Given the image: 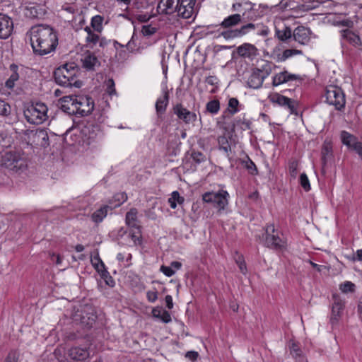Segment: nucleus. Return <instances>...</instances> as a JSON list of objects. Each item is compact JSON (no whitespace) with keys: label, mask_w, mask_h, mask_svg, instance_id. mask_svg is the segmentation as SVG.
<instances>
[{"label":"nucleus","mask_w":362,"mask_h":362,"mask_svg":"<svg viewBox=\"0 0 362 362\" xmlns=\"http://www.w3.org/2000/svg\"><path fill=\"white\" fill-rule=\"evenodd\" d=\"M28 33L35 54L43 56L55 50L58 45V37L57 32L51 26L36 25L30 28Z\"/></svg>","instance_id":"nucleus-1"},{"label":"nucleus","mask_w":362,"mask_h":362,"mask_svg":"<svg viewBox=\"0 0 362 362\" xmlns=\"http://www.w3.org/2000/svg\"><path fill=\"white\" fill-rule=\"evenodd\" d=\"M75 104V115L81 117L88 115L94 109V102L90 97L76 96Z\"/></svg>","instance_id":"nucleus-10"},{"label":"nucleus","mask_w":362,"mask_h":362,"mask_svg":"<svg viewBox=\"0 0 362 362\" xmlns=\"http://www.w3.org/2000/svg\"><path fill=\"white\" fill-rule=\"evenodd\" d=\"M11 111V107L3 100H0V115L1 116H8L10 115Z\"/></svg>","instance_id":"nucleus-47"},{"label":"nucleus","mask_w":362,"mask_h":362,"mask_svg":"<svg viewBox=\"0 0 362 362\" xmlns=\"http://www.w3.org/2000/svg\"><path fill=\"white\" fill-rule=\"evenodd\" d=\"M302 54H303V52L301 50L296 49H285L282 52V54H277L276 62H282L294 55Z\"/></svg>","instance_id":"nucleus-33"},{"label":"nucleus","mask_w":362,"mask_h":362,"mask_svg":"<svg viewBox=\"0 0 362 362\" xmlns=\"http://www.w3.org/2000/svg\"><path fill=\"white\" fill-rule=\"evenodd\" d=\"M112 209V206L104 205L92 214V220L95 223L101 222L107 216L108 211Z\"/></svg>","instance_id":"nucleus-30"},{"label":"nucleus","mask_w":362,"mask_h":362,"mask_svg":"<svg viewBox=\"0 0 362 362\" xmlns=\"http://www.w3.org/2000/svg\"><path fill=\"white\" fill-rule=\"evenodd\" d=\"M19 354L16 351L11 350L6 356L4 362H18Z\"/></svg>","instance_id":"nucleus-52"},{"label":"nucleus","mask_w":362,"mask_h":362,"mask_svg":"<svg viewBox=\"0 0 362 362\" xmlns=\"http://www.w3.org/2000/svg\"><path fill=\"white\" fill-rule=\"evenodd\" d=\"M355 285L351 281H345L340 285V289L343 293L353 292L354 291Z\"/></svg>","instance_id":"nucleus-51"},{"label":"nucleus","mask_w":362,"mask_h":362,"mask_svg":"<svg viewBox=\"0 0 362 362\" xmlns=\"http://www.w3.org/2000/svg\"><path fill=\"white\" fill-rule=\"evenodd\" d=\"M245 15L246 11L243 12V14L234 13L225 18L218 25L223 29L220 33V36H222L226 40H230L241 37L255 30L256 25L252 23L244 24L240 28H235V27L243 22Z\"/></svg>","instance_id":"nucleus-2"},{"label":"nucleus","mask_w":362,"mask_h":362,"mask_svg":"<svg viewBox=\"0 0 362 362\" xmlns=\"http://www.w3.org/2000/svg\"><path fill=\"white\" fill-rule=\"evenodd\" d=\"M236 255L237 256L234 257L235 261L236 264L238 265V267H239L240 272L245 274L247 272V267H246V264L244 260V257L243 255H238V252H236Z\"/></svg>","instance_id":"nucleus-44"},{"label":"nucleus","mask_w":362,"mask_h":362,"mask_svg":"<svg viewBox=\"0 0 362 362\" xmlns=\"http://www.w3.org/2000/svg\"><path fill=\"white\" fill-rule=\"evenodd\" d=\"M115 82H114V80L112 78H109L107 81V89H106V91H107V93L110 96L117 95V92H116V89H115Z\"/></svg>","instance_id":"nucleus-50"},{"label":"nucleus","mask_w":362,"mask_h":362,"mask_svg":"<svg viewBox=\"0 0 362 362\" xmlns=\"http://www.w3.org/2000/svg\"><path fill=\"white\" fill-rule=\"evenodd\" d=\"M332 25L339 27H346L349 29L354 27V22L349 18L343 20H333Z\"/></svg>","instance_id":"nucleus-41"},{"label":"nucleus","mask_w":362,"mask_h":362,"mask_svg":"<svg viewBox=\"0 0 362 362\" xmlns=\"http://www.w3.org/2000/svg\"><path fill=\"white\" fill-rule=\"evenodd\" d=\"M322 163L325 165L332 156V146L330 143H325L321 151Z\"/></svg>","instance_id":"nucleus-35"},{"label":"nucleus","mask_w":362,"mask_h":362,"mask_svg":"<svg viewBox=\"0 0 362 362\" xmlns=\"http://www.w3.org/2000/svg\"><path fill=\"white\" fill-rule=\"evenodd\" d=\"M352 150L355 151L360 157L362 156V142L358 141L357 144H355V146L353 147Z\"/></svg>","instance_id":"nucleus-64"},{"label":"nucleus","mask_w":362,"mask_h":362,"mask_svg":"<svg viewBox=\"0 0 362 362\" xmlns=\"http://www.w3.org/2000/svg\"><path fill=\"white\" fill-rule=\"evenodd\" d=\"M247 6V11H251L254 10L255 4L247 0H235V2L233 4L231 9L233 11L240 12V8L242 6Z\"/></svg>","instance_id":"nucleus-34"},{"label":"nucleus","mask_w":362,"mask_h":362,"mask_svg":"<svg viewBox=\"0 0 362 362\" xmlns=\"http://www.w3.org/2000/svg\"><path fill=\"white\" fill-rule=\"evenodd\" d=\"M103 18L100 15H96L93 16L91 19V27L94 29V30L97 32H101L103 30Z\"/></svg>","instance_id":"nucleus-40"},{"label":"nucleus","mask_w":362,"mask_h":362,"mask_svg":"<svg viewBox=\"0 0 362 362\" xmlns=\"http://www.w3.org/2000/svg\"><path fill=\"white\" fill-rule=\"evenodd\" d=\"M245 163V167L251 175H257L258 173L257 168L255 163L247 157V160L244 161Z\"/></svg>","instance_id":"nucleus-46"},{"label":"nucleus","mask_w":362,"mask_h":362,"mask_svg":"<svg viewBox=\"0 0 362 362\" xmlns=\"http://www.w3.org/2000/svg\"><path fill=\"white\" fill-rule=\"evenodd\" d=\"M205 82L211 86H216L218 84V80L215 76H209L206 78Z\"/></svg>","instance_id":"nucleus-62"},{"label":"nucleus","mask_w":362,"mask_h":362,"mask_svg":"<svg viewBox=\"0 0 362 362\" xmlns=\"http://www.w3.org/2000/svg\"><path fill=\"white\" fill-rule=\"evenodd\" d=\"M239 101L235 98H231L228 101V110L231 115H234L239 111Z\"/></svg>","instance_id":"nucleus-42"},{"label":"nucleus","mask_w":362,"mask_h":362,"mask_svg":"<svg viewBox=\"0 0 362 362\" xmlns=\"http://www.w3.org/2000/svg\"><path fill=\"white\" fill-rule=\"evenodd\" d=\"M269 99L272 103L277 104L288 110L291 114L296 113V104L295 100L279 93H274L270 95Z\"/></svg>","instance_id":"nucleus-13"},{"label":"nucleus","mask_w":362,"mask_h":362,"mask_svg":"<svg viewBox=\"0 0 362 362\" xmlns=\"http://www.w3.org/2000/svg\"><path fill=\"white\" fill-rule=\"evenodd\" d=\"M298 78L299 76L298 75L290 74L287 71H284L273 76L272 85L277 86L288 81L296 80Z\"/></svg>","instance_id":"nucleus-25"},{"label":"nucleus","mask_w":362,"mask_h":362,"mask_svg":"<svg viewBox=\"0 0 362 362\" xmlns=\"http://www.w3.org/2000/svg\"><path fill=\"white\" fill-rule=\"evenodd\" d=\"M13 30L12 19L7 15L0 13V39H7Z\"/></svg>","instance_id":"nucleus-17"},{"label":"nucleus","mask_w":362,"mask_h":362,"mask_svg":"<svg viewBox=\"0 0 362 362\" xmlns=\"http://www.w3.org/2000/svg\"><path fill=\"white\" fill-rule=\"evenodd\" d=\"M82 67L86 71H94L96 67L100 66V62L95 54L90 51L85 52L81 58Z\"/></svg>","instance_id":"nucleus-14"},{"label":"nucleus","mask_w":362,"mask_h":362,"mask_svg":"<svg viewBox=\"0 0 362 362\" xmlns=\"http://www.w3.org/2000/svg\"><path fill=\"white\" fill-rule=\"evenodd\" d=\"M264 79V76L259 73V70L252 69L246 82L249 88L257 89L262 87Z\"/></svg>","instance_id":"nucleus-23"},{"label":"nucleus","mask_w":362,"mask_h":362,"mask_svg":"<svg viewBox=\"0 0 362 362\" xmlns=\"http://www.w3.org/2000/svg\"><path fill=\"white\" fill-rule=\"evenodd\" d=\"M275 35L277 38L282 41L286 42L293 37V31L289 27L284 25L282 28L275 27Z\"/></svg>","instance_id":"nucleus-28"},{"label":"nucleus","mask_w":362,"mask_h":362,"mask_svg":"<svg viewBox=\"0 0 362 362\" xmlns=\"http://www.w3.org/2000/svg\"><path fill=\"white\" fill-rule=\"evenodd\" d=\"M218 148L224 153L229 156V153L231 151L230 144L225 135L220 136L218 137Z\"/></svg>","instance_id":"nucleus-36"},{"label":"nucleus","mask_w":362,"mask_h":362,"mask_svg":"<svg viewBox=\"0 0 362 362\" xmlns=\"http://www.w3.org/2000/svg\"><path fill=\"white\" fill-rule=\"evenodd\" d=\"M305 4L303 7L305 10H313L319 6V5L323 2V0H305Z\"/></svg>","instance_id":"nucleus-45"},{"label":"nucleus","mask_w":362,"mask_h":362,"mask_svg":"<svg viewBox=\"0 0 362 362\" xmlns=\"http://www.w3.org/2000/svg\"><path fill=\"white\" fill-rule=\"evenodd\" d=\"M326 102L335 107L337 110H341L346 105L345 94L341 88L337 86H329L325 93Z\"/></svg>","instance_id":"nucleus-8"},{"label":"nucleus","mask_w":362,"mask_h":362,"mask_svg":"<svg viewBox=\"0 0 362 362\" xmlns=\"http://www.w3.org/2000/svg\"><path fill=\"white\" fill-rule=\"evenodd\" d=\"M1 166L9 170L18 173L23 171L27 167V163L25 157L18 151H6L1 159Z\"/></svg>","instance_id":"nucleus-6"},{"label":"nucleus","mask_w":362,"mask_h":362,"mask_svg":"<svg viewBox=\"0 0 362 362\" xmlns=\"http://www.w3.org/2000/svg\"><path fill=\"white\" fill-rule=\"evenodd\" d=\"M157 32V28L153 27L151 25H143L141 33L144 36L149 37Z\"/></svg>","instance_id":"nucleus-49"},{"label":"nucleus","mask_w":362,"mask_h":362,"mask_svg":"<svg viewBox=\"0 0 362 362\" xmlns=\"http://www.w3.org/2000/svg\"><path fill=\"white\" fill-rule=\"evenodd\" d=\"M191 158L193 160V162L199 165L206 160L205 155L200 151H193L191 153Z\"/></svg>","instance_id":"nucleus-43"},{"label":"nucleus","mask_w":362,"mask_h":362,"mask_svg":"<svg viewBox=\"0 0 362 362\" xmlns=\"http://www.w3.org/2000/svg\"><path fill=\"white\" fill-rule=\"evenodd\" d=\"M341 39L348 42L354 47H358L361 45V37L353 30L346 28L340 30Z\"/></svg>","instance_id":"nucleus-24"},{"label":"nucleus","mask_w":362,"mask_h":362,"mask_svg":"<svg viewBox=\"0 0 362 362\" xmlns=\"http://www.w3.org/2000/svg\"><path fill=\"white\" fill-rule=\"evenodd\" d=\"M23 139L28 145L47 148L49 145V136L45 129L30 130L23 132Z\"/></svg>","instance_id":"nucleus-7"},{"label":"nucleus","mask_w":362,"mask_h":362,"mask_svg":"<svg viewBox=\"0 0 362 362\" xmlns=\"http://www.w3.org/2000/svg\"><path fill=\"white\" fill-rule=\"evenodd\" d=\"M185 356H186V358H189L190 361H195L199 356V354L197 351H187L186 353Z\"/></svg>","instance_id":"nucleus-63"},{"label":"nucleus","mask_w":362,"mask_h":362,"mask_svg":"<svg viewBox=\"0 0 362 362\" xmlns=\"http://www.w3.org/2000/svg\"><path fill=\"white\" fill-rule=\"evenodd\" d=\"M127 200V195L125 192L116 193L109 201V205L112 206V209L121 206Z\"/></svg>","instance_id":"nucleus-32"},{"label":"nucleus","mask_w":362,"mask_h":362,"mask_svg":"<svg viewBox=\"0 0 362 362\" xmlns=\"http://www.w3.org/2000/svg\"><path fill=\"white\" fill-rule=\"evenodd\" d=\"M68 356L71 360L80 362L85 361L89 357V352L86 348L75 346L69 350Z\"/></svg>","instance_id":"nucleus-22"},{"label":"nucleus","mask_w":362,"mask_h":362,"mask_svg":"<svg viewBox=\"0 0 362 362\" xmlns=\"http://www.w3.org/2000/svg\"><path fill=\"white\" fill-rule=\"evenodd\" d=\"M171 199L175 201V202L180 205L182 204L185 202V198L180 195L177 191H174L171 194Z\"/></svg>","instance_id":"nucleus-57"},{"label":"nucleus","mask_w":362,"mask_h":362,"mask_svg":"<svg viewBox=\"0 0 362 362\" xmlns=\"http://www.w3.org/2000/svg\"><path fill=\"white\" fill-rule=\"evenodd\" d=\"M76 317H79L78 320L81 325L87 329L91 328L97 319L94 309L90 305H85L81 310L80 314L76 315ZM76 320H78V318H76Z\"/></svg>","instance_id":"nucleus-11"},{"label":"nucleus","mask_w":362,"mask_h":362,"mask_svg":"<svg viewBox=\"0 0 362 362\" xmlns=\"http://www.w3.org/2000/svg\"><path fill=\"white\" fill-rule=\"evenodd\" d=\"M220 110V102L214 99L209 101L206 105V111L211 115H216Z\"/></svg>","instance_id":"nucleus-37"},{"label":"nucleus","mask_w":362,"mask_h":362,"mask_svg":"<svg viewBox=\"0 0 362 362\" xmlns=\"http://www.w3.org/2000/svg\"><path fill=\"white\" fill-rule=\"evenodd\" d=\"M254 69L259 70V73L266 78L272 72V64L270 62L264 61L260 67L255 68Z\"/></svg>","instance_id":"nucleus-38"},{"label":"nucleus","mask_w":362,"mask_h":362,"mask_svg":"<svg viewBox=\"0 0 362 362\" xmlns=\"http://www.w3.org/2000/svg\"><path fill=\"white\" fill-rule=\"evenodd\" d=\"M48 108L42 103L28 104L23 110L25 119L30 124H41L47 119Z\"/></svg>","instance_id":"nucleus-5"},{"label":"nucleus","mask_w":362,"mask_h":362,"mask_svg":"<svg viewBox=\"0 0 362 362\" xmlns=\"http://www.w3.org/2000/svg\"><path fill=\"white\" fill-rule=\"evenodd\" d=\"M300 184L305 191L308 192L310 189L308 177L304 173L300 175Z\"/></svg>","instance_id":"nucleus-48"},{"label":"nucleus","mask_w":362,"mask_h":362,"mask_svg":"<svg viewBox=\"0 0 362 362\" xmlns=\"http://www.w3.org/2000/svg\"><path fill=\"white\" fill-rule=\"evenodd\" d=\"M237 54L243 57L252 60L257 54L258 50L256 47L250 43H244L236 49Z\"/></svg>","instance_id":"nucleus-20"},{"label":"nucleus","mask_w":362,"mask_h":362,"mask_svg":"<svg viewBox=\"0 0 362 362\" xmlns=\"http://www.w3.org/2000/svg\"><path fill=\"white\" fill-rule=\"evenodd\" d=\"M146 297L149 302L154 303L158 298L157 291H147Z\"/></svg>","instance_id":"nucleus-60"},{"label":"nucleus","mask_w":362,"mask_h":362,"mask_svg":"<svg viewBox=\"0 0 362 362\" xmlns=\"http://www.w3.org/2000/svg\"><path fill=\"white\" fill-rule=\"evenodd\" d=\"M101 267L103 268V272H101V278L105 281V284L110 286L113 287L115 284V280L113 278L110 276V273L107 270L105 265L102 264Z\"/></svg>","instance_id":"nucleus-39"},{"label":"nucleus","mask_w":362,"mask_h":362,"mask_svg":"<svg viewBox=\"0 0 362 362\" xmlns=\"http://www.w3.org/2000/svg\"><path fill=\"white\" fill-rule=\"evenodd\" d=\"M180 0H160L157 9L160 13L171 15L177 11Z\"/></svg>","instance_id":"nucleus-18"},{"label":"nucleus","mask_w":362,"mask_h":362,"mask_svg":"<svg viewBox=\"0 0 362 362\" xmlns=\"http://www.w3.org/2000/svg\"><path fill=\"white\" fill-rule=\"evenodd\" d=\"M99 41V35L94 32L89 34L86 37V42L87 43H91L93 45H95Z\"/></svg>","instance_id":"nucleus-56"},{"label":"nucleus","mask_w":362,"mask_h":362,"mask_svg":"<svg viewBox=\"0 0 362 362\" xmlns=\"http://www.w3.org/2000/svg\"><path fill=\"white\" fill-rule=\"evenodd\" d=\"M160 271L167 276H172L175 274V271L171 267L161 266Z\"/></svg>","instance_id":"nucleus-58"},{"label":"nucleus","mask_w":362,"mask_h":362,"mask_svg":"<svg viewBox=\"0 0 362 362\" xmlns=\"http://www.w3.org/2000/svg\"><path fill=\"white\" fill-rule=\"evenodd\" d=\"M137 214L138 211L136 208H132L126 214L125 221L128 226L136 229L139 228V226L137 223Z\"/></svg>","instance_id":"nucleus-29"},{"label":"nucleus","mask_w":362,"mask_h":362,"mask_svg":"<svg viewBox=\"0 0 362 362\" xmlns=\"http://www.w3.org/2000/svg\"><path fill=\"white\" fill-rule=\"evenodd\" d=\"M290 352L293 356H298L301 354V350L298 346L293 343L290 347Z\"/></svg>","instance_id":"nucleus-59"},{"label":"nucleus","mask_w":362,"mask_h":362,"mask_svg":"<svg viewBox=\"0 0 362 362\" xmlns=\"http://www.w3.org/2000/svg\"><path fill=\"white\" fill-rule=\"evenodd\" d=\"M134 36L132 37V39L127 43L125 47L127 49L132 53H139L141 52V48L139 47L135 49L134 42Z\"/></svg>","instance_id":"nucleus-55"},{"label":"nucleus","mask_w":362,"mask_h":362,"mask_svg":"<svg viewBox=\"0 0 362 362\" xmlns=\"http://www.w3.org/2000/svg\"><path fill=\"white\" fill-rule=\"evenodd\" d=\"M341 139L343 144L346 145L351 149L353 148L355 144L358 142L357 138L354 135L346 131H342L341 132Z\"/></svg>","instance_id":"nucleus-31"},{"label":"nucleus","mask_w":362,"mask_h":362,"mask_svg":"<svg viewBox=\"0 0 362 362\" xmlns=\"http://www.w3.org/2000/svg\"><path fill=\"white\" fill-rule=\"evenodd\" d=\"M169 91L168 88L165 86L163 89V95L157 99L155 105L156 114L158 117L165 112L169 103Z\"/></svg>","instance_id":"nucleus-21"},{"label":"nucleus","mask_w":362,"mask_h":362,"mask_svg":"<svg viewBox=\"0 0 362 362\" xmlns=\"http://www.w3.org/2000/svg\"><path fill=\"white\" fill-rule=\"evenodd\" d=\"M229 194L225 190H219L217 192H208L202 195V199L206 203L213 204L218 211L223 210L228 204Z\"/></svg>","instance_id":"nucleus-9"},{"label":"nucleus","mask_w":362,"mask_h":362,"mask_svg":"<svg viewBox=\"0 0 362 362\" xmlns=\"http://www.w3.org/2000/svg\"><path fill=\"white\" fill-rule=\"evenodd\" d=\"M256 239H259L265 247L276 250L283 251L287 247V241L284 238L283 234L276 230L273 224L267 225L265 228V232L262 235H256Z\"/></svg>","instance_id":"nucleus-4"},{"label":"nucleus","mask_w":362,"mask_h":362,"mask_svg":"<svg viewBox=\"0 0 362 362\" xmlns=\"http://www.w3.org/2000/svg\"><path fill=\"white\" fill-rule=\"evenodd\" d=\"M334 303L332 308V314L330 317V323L332 326L336 325L341 315V312L344 307V302L339 298V297L334 295L333 296Z\"/></svg>","instance_id":"nucleus-19"},{"label":"nucleus","mask_w":362,"mask_h":362,"mask_svg":"<svg viewBox=\"0 0 362 362\" xmlns=\"http://www.w3.org/2000/svg\"><path fill=\"white\" fill-rule=\"evenodd\" d=\"M9 69L11 74L5 82V87L12 90L15 86L16 82L19 79L18 66L15 64H12L10 65Z\"/></svg>","instance_id":"nucleus-27"},{"label":"nucleus","mask_w":362,"mask_h":362,"mask_svg":"<svg viewBox=\"0 0 362 362\" xmlns=\"http://www.w3.org/2000/svg\"><path fill=\"white\" fill-rule=\"evenodd\" d=\"M76 97L73 95H69L63 97L62 100L61 109L69 115H75V104Z\"/></svg>","instance_id":"nucleus-26"},{"label":"nucleus","mask_w":362,"mask_h":362,"mask_svg":"<svg viewBox=\"0 0 362 362\" xmlns=\"http://www.w3.org/2000/svg\"><path fill=\"white\" fill-rule=\"evenodd\" d=\"M78 72V67L74 63H66L54 71V80L62 86L80 88L82 83L76 80Z\"/></svg>","instance_id":"nucleus-3"},{"label":"nucleus","mask_w":362,"mask_h":362,"mask_svg":"<svg viewBox=\"0 0 362 362\" xmlns=\"http://www.w3.org/2000/svg\"><path fill=\"white\" fill-rule=\"evenodd\" d=\"M312 34L309 28L300 25L296 28L293 31V37L299 44L305 45L310 42Z\"/></svg>","instance_id":"nucleus-16"},{"label":"nucleus","mask_w":362,"mask_h":362,"mask_svg":"<svg viewBox=\"0 0 362 362\" xmlns=\"http://www.w3.org/2000/svg\"><path fill=\"white\" fill-rule=\"evenodd\" d=\"M173 112L185 124L193 123L197 119V114L187 110L182 103H177L173 107Z\"/></svg>","instance_id":"nucleus-12"},{"label":"nucleus","mask_w":362,"mask_h":362,"mask_svg":"<svg viewBox=\"0 0 362 362\" xmlns=\"http://www.w3.org/2000/svg\"><path fill=\"white\" fill-rule=\"evenodd\" d=\"M237 124L240 125L243 130H249L251 129L252 122L245 117L237 121Z\"/></svg>","instance_id":"nucleus-53"},{"label":"nucleus","mask_w":362,"mask_h":362,"mask_svg":"<svg viewBox=\"0 0 362 362\" xmlns=\"http://www.w3.org/2000/svg\"><path fill=\"white\" fill-rule=\"evenodd\" d=\"M195 0H180L177 9V16L188 19L194 13Z\"/></svg>","instance_id":"nucleus-15"},{"label":"nucleus","mask_w":362,"mask_h":362,"mask_svg":"<svg viewBox=\"0 0 362 362\" xmlns=\"http://www.w3.org/2000/svg\"><path fill=\"white\" fill-rule=\"evenodd\" d=\"M159 319L165 323H168L171 321V316L168 311L163 310Z\"/></svg>","instance_id":"nucleus-61"},{"label":"nucleus","mask_w":362,"mask_h":362,"mask_svg":"<svg viewBox=\"0 0 362 362\" xmlns=\"http://www.w3.org/2000/svg\"><path fill=\"white\" fill-rule=\"evenodd\" d=\"M298 162L296 160H292L289 163L288 169L290 175L292 177L296 178L298 173Z\"/></svg>","instance_id":"nucleus-54"}]
</instances>
